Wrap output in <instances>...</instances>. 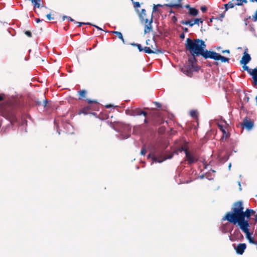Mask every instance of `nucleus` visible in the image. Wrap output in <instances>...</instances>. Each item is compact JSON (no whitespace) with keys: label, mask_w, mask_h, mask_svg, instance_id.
<instances>
[{"label":"nucleus","mask_w":257,"mask_h":257,"mask_svg":"<svg viewBox=\"0 0 257 257\" xmlns=\"http://www.w3.org/2000/svg\"><path fill=\"white\" fill-rule=\"evenodd\" d=\"M91 26H93V27H94L95 28H96L97 30H100V31H102V29L100 28L99 27L96 26V25H93L91 24V25H90Z\"/></svg>","instance_id":"37998d69"},{"label":"nucleus","mask_w":257,"mask_h":257,"mask_svg":"<svg viewBox=\"0 0 257 257\" xmlns=\"http://www.w3.org/2000/svg\"><path fill=\"white\" fill-rule=\"evenodd\" d=\"M222 232H224V233H226V232H227V231L225 230L224 229H223Z\"/></svg>","instance_id":"774afa93"},{"label":"nucleus","mask_w":257,"mask_h":257,"mask_svg":"<svg viewBox=\"0 0 257 257\" xmlns=\"http://www.w3.org/2000/svg\"><path fill=\"white\" fill-rule=\"evenodd\" d=\"M43 21V20H41V19H37L36 20V22H37V23H39V22H41V21Z\"/></svg>","instance_id":"864d4df0"},{"label":"nucleus","mask_w":257,"mask_h":257,"mask_svg":"<svg viewBox=\"0 0 257 257\" xmlns=\"http://www.w3.org/2000/svg\"><path fill=\"white\" fill-rule=\"evenodd\" d=\"M37 104L38 105H40V104H41V102L40 101H38L37 102Z\"/></svg>","instance_id":"69168bd1"},{"label":"nucleus","mask_w":257,"mask_h":257,"mask_svg":"<svg viewBox=\"0 0 257 257\" xmlns=\"http://www.w3.org/2000/svg\"><path fill=\"white\" fill-rule=\"evenodd\" d=\"M178 151L180 152L183 151L185 153V151H188L187 148H185L184 147H181L178 148Z\"/></svg>","instance_id":"7c9ffc66"},{"label":"nucleus","mask_w":257,"mask_h":257,"mask_svg":"<svg viewBox=\"0 0 257 257\" xmlns=\"http://www.w3.org/2000/svg\"><path fill=\"white\" fill-rule=\"evenodd\" d=\"M66 126L68 128H70V127H72V125L70 124H69V123L66 124Z\"/></svg>","instance_id":"603ef678"},{"label":"nucleus","mask_w":257,"mask_h":257,"mask_svg":"<svg viewBox=\"0 0 257 257\" xmlns=\"http://www.w3.org/2000/svg\"><path fill=\"white\" fill-rule=\"evenodd\" d=\"M146 149L145 147H143L142 148L141 151V155L142 156H145L146 153Z\"/></svg>","instance_id":"2f4dec72"},{"label":"nucleus","mask_w":257,"mask_h":257,"mask_svg":"<svg viewBox=\"0 0 257 257\" xmlns=\"http://www.w3.org/2000/svg\"><path fill=\"white\" fill-rule=\"evenodd\" d=\"M112 106H112V105H111V104L106 105L105 106V107H106V108H110V107H112Z\"/></svg>","instance_id":"4d7b16f0"},{"label":"nucleus","mask_w":257,"mask_h":257,"mask_svg":"<svg viewBox=\"0 0 257 257\" xmlns=\"http://www.w3.org/2000/svg\"><path fill=\"white\" fill-rule=\"evenodd\" d=\"M185 49L190 53L195 54L196 56H200L201 53L206 47L205 42L199 39L192 40L187 38L185 44Z\"/></svg>","instance_id":"f03ea898"},{"label":"nucleus","mask_w":257,"mask_h":257,"mask_svg":"<svg viewBox=\"0 0 257 257\" xmlns=\"http://www.w3.org/2000/svg\"><path fill=\"white\" fill-rule=\"evenodd\" d=\"M241 3H242V4L244 3H247V0H241Z\"/></svg>","instance_id":"0e129e2a"},{"label":"nucleus","mask_w":257,"mask_h":257,"mask_svg":"<svg viewBox=\"0 0 257 257\" xmlns=\"http://www.w3.org/2000/svg\"><path fill=\"white\" fill-rule=\"evenodd\" d=\"M154 104H155V105H156V106L158 108H160L161 107V103H160L159 102H154Z\"/></svg>","instance_id":"79ce46f5"},{"label":"nucleus","mask_w":257,"mask_h":257,"mask_svg":"<svg viewBox=\"0 0 257 257\" xmlns=\"http://www.w3.org/2000/svg\"><path fill=\"white\" fill-rule=\"evenodd\" d=\"M220 17L221 18H223L224 17V13H222L220 15Z\"/></svg>","instance_id":"13d9d810"},{"label":"nucleus","mask_w":257,"mask_h":257,"mask_svg":"<svg viewBox=\"0 0 257 257\" xmlns=\"http://www.w3.org/2000/svg\"><path fill=\"white\" fill-rule=\"evenodd\" d=\"M154 54L163 53V51L161 49H156L153 53Z\"/></svg>","instance_id":"f704fd0d"},{"label":"nucleus","mask_w":257,"mask_h":257,"mask_svg":"<svg viewBox=\"0 0 257 257\" xmlns=\"http://www.w3.org/2000/svg\"><path fill=\"white\" fill-rule=\"evenodd\" d=\"M239 228L245 233L246 238L248 240L250 243L256 244L257 242L255 241L253 237L251 236L253 232L249 231V227L250 225H238Z\"/></svg>","instance_id":"39448f33"},{"label":"nucleus","mask_w":257,"mask_h":257,"mask_svg":"<svg viewBox=\"0 0 257 257\" xmlns=\"http://www.w3.org/2000/svg\"><path fill=\"white\" fill-rule=\"evenodd\" d=\"M203 21L200 18H196L193 21L192 20L184 21L182 20L180 22V23L183 25H189L190 27H192L194 25L196 24L199 25V23L202 24Z\"/></svg>","instance_id":"1a4fd4ad"},{"label":"nucleus","mask_w":257,"mask_h":257,"mask_svg":"<svg viewBox=\"0 0 257 257\" xmlns=\"http://www.w3.org/2000/svg\"><path fill=\"white\" fill-rule=\"evenodd\" d=\"M185 157L189 165L192 164L198 161V158L189 151H185Z\"/></svg>","instance_id":"9d476101"},{"label":"nucleus","mask_w":257,"mask_h":257,"mask_svg":"<svg viewBox=\"0 0 257 257\" xmlns=\"http://www.w3.org/2000/svg\"><path fill=\"white\" fill-rule=\"evenodd\" d=\"M229 159V155H225L223 156L220 157V162L222 163H224L226 162Z\"/></svg>","instance_id":"b1692460"},{"label":"nucleus","mask_w":257,"mask_h":257,"mask_svg":"<svg viewBox=\"0 0 257 257\" xmlns=\"http://www.w3.org/2000/svg\"><path fill=\"white\" fill-rule=\"evenodd\" d=\"M190 54L192 56V57L189 58L188 61H189V63L190 64L191 67H193L194 65V64L197 62L196 57H199L200 56H196V55H195V54H192V53H190Z\"/></svg>","instance_id":"f3484780"},{"label":"nucleus","mask_w":257,"mask_h":257,"mask_svg":"<svg viewBox=\"0 0 257 257\" xmlns=\"http://www.w3.org/2000/svg\"><path fill=\"white\" fill-rule=\"evenodd\" d=\"M217 55V53L214 51H209L207 49H204L201 53L200 56L203 57L205 59H212L214 60H216V58Z\"/></svg>","instance_id":"6e6552de"},{"label":"nucleus","mask_w":257,"mask_h":257,"mask_svg":"<svg viewBox=\"0 0 257 257\" xmlns=\"http://www.w3.org/2000/svg\"><path fill=\"white\" fill-rule=\"evenodd\" d=\"M136 47H137L140 52H142L143 51L144 48H142V45L141 44H138L137 45H136Z\"/></svg>","instance_id":"72a5a7b5"},{"label":"nucleus","mask_w":257,"mask_h":257,"mask_svg":"<svg viewBox=\"0 0 257 257\" xmlns=\"http://www.w3.org/2000/svg\"><path fill=\"white\" fill-rule=\"evenodd\" d=\"M178 4H173L171 3L170 4H165L164 6L169 8H181L182 7V5L180 4L182 0H178Z\"/></svg>","instance_id":"dca6fc26"},{"label":"nucleus","mask_w":257,"mask_h":257,"mask_svg":"<svg viewBox=\"0 0 257 257\" xmlns=\"http://www.w3.org/2000/svg\"><path fill=\"white\" fill-rule=\"evenodd\" d=\"M161 7L162 6L160 4H158L157 5H154L153 8V12H157L158 11L157 7Z\"/></svg>","instance_id":"c756f323"},{"label":"nucleus","mask_w":257,"mask_h":257,"mask_svg":"<svg viewBox=\"0 0 257 257\" xmlns=\"http://www.w3.org/2000/svg\"><path fill=\"white\" fill-rule=\"evenodd\" d=\"M140 7V4L139 2H135L134 3V7L135 8H139Z\"/></svg>","instance_id":"a19ab883"},{"label":"nucleus","mask_w":257,"mask_h":257,"mask_svg":"<svg viewBox=\"0 0 257 257\" xmlns=\"http://www.w3.org/2000/svg\"><path fill=\"white\" fill-rule=\"evenodd\" d=\"M183 30L184 32H188V28H183Z\"/></svg>","instance_id":"5fc2aeb1"},{"label":"nucleus","mask_w":257,"mask_h":257,"mask_svg":"<svg viewBox=\"0 0 257 257\" xmlns=\"http://www.w3.org/2000/svg\"><path fill=\"white\" fill-rule=\"evenodd\" d=\"M46 17L49 20H51L53 19V18L51 17V14H47L46 15Z\"/></svg>","instance_id":"ea45409f"},{"label":"nucleus","mask_w":257,"mask_h":257,"mask_svg":"<svg viewBox=\"0 0 257 257\" xmlns=\"http://www.w3.org/2000/svg\"><path fill=\"white\" fill-rule=\"evenodd\" d=\"M78 93L82 97H84L86 95V92L85 90H81L78 91Z\"/></svg>","instance_id":"cd10ccee"},{"label":"nucleus","mask_w":257,"mask_h":257,"mask_svg":"<svg viewBox=\"0 0 257 257\" xmlns=\"http://www.w3.org/2000/svg\"><path fill=\"white\" fill-rule=\"evenodd\" d=\"M233 245L236 253L240 255L243 253L246 248V245L244 243H239L237 246H235V244H233Z\"/></svg>","instance_id":"9b49d317"},{"label":"nucleus","mask_w":257,"mask_h":257,"mask_svg":"<svg viewBox=\"0 0 257 257\" xmlns=\"http://www.w3.org/2000/svg\"><path fill=\"white\" fill-rule=\"evenodd\" d=\"M249 100V97L248 96H245L243 99L244 101L245 102H248Z\"/></svg>","instance_id":"a18cd8bd"},{"label":"nucleus","mask_w":257,"mask_h":257,"mask_svg":"<svg viewBox=\"0 0 257 257\" xmlns=\"http://www.w3.org/2000/svg\"><path fill=\"white\" fill-rule=\"evenodd\" d=\"M125 113L127 115L133 116L143 115L145 117H146L148 115V113L147 112L138 108L127 109L125 110Z\"/></svg>","instance_id":"423d86ee"},{"label":"nucleus","mask_w":257,"mask_h":257,"mask_svg":"<svg viewBox=\"0 0 257 257\" xmlns=\"http://www.w3.org/2000/svg\"><path fill=\"white\" fill-rule=\"evenodd\" d=\"M238 186H239V189L240 191H241L242 190L241 188V184H240V182L239 181L238 182Z\"/></svg>","instance_id":"6e6d98bb"},{"label":"nucleus","mask_w":257,"mask_h":257,"mask_svg":"<svg viewBox=\"0 0 257 257\" xmlns=\"http://www.w3.org/2000/svg\"><path fill=\"white\" fill-rule=\"evenodd\" d=\"M200 9L203 13H204L206 11L207 8L205 6H202Z\"/></svg>","instance_id":"58836bf2"},{"label":"nucleus","mask_w":257,"mask_h":257,"mask_svg":"<svg viewBox=\"0 0 257 257\" xmlns=\"http://www.w3.org/2000/svg\"><path fill=\"white\" fill-rule=\"evenodd\" d=\"M199 177L200 179H202L204 178V175H201Z\"/></svg>","instance_id":"680f3d73"},{"label":"nucleus","mask_w":257,"mask_h":257,"mask_svg":"<svg viewBox=\"0 0 257 257\" xmlns=\"http://www.w3.org/2000/svg\"><path fill=\"white\" fill-rule=\"evenodd\" d=\"M25 34L28 36L29 37H31L32 36V34H31V32L29 31H27L25 32Z\"/></svg>","instance_id":"e433bc0d"},{"label":"nucleus","mask_w":257,"mask_h":257,"mask_svg":"<svg viewBox=\"0 0 257 257\" xmlns=\"http://www.w3.org/2000/svg\"><path fill=\"white\" fill-rule=\"evenodd\" d=\"M185 74H186L187 75L189 76V74L190 73V72L188 70H186V71H183Z\"/></svg>","instance_id":"de8ad7c7"},{"label":"nucleus","mask_w":257,"mask_h":257,"mask_svg":"<svg viewBox=\"0 0 257 257\" xmlns=\"http://www.w3.org/2000/svg\"><path fill=\"white\" fill-rule=\"evenodd\" d=\"M235 6H242V3H241V0H236V2H235Z\"/></svg>","instance_id":"c9c22d12"},{"label":"nucleus","mask_w":257,"mask_h":257,"mask_svg":"<svg viewBox=\"0 0 257 257\" xmlns=\"http://www.w3.org/2000/svg\"><path fill=\"white\" fill-rule=\"evenodd\" d=\"M111 33L116 35V36L122 41L123 44H125L124 40L123 39L122 34L120 32L118 31H111Z\"/></svg>","instance_id":"5701e85b"},{"label":"nucleus","mask_w":257,"mask_h":257,"mask_svg":"<svg viewBox=\"0 0 257 257\" xmlns=\"http://www.w3.org/2000/svg\"><path fill=\"white\" fill-rule=\"evenodd\" d=\"M180 38L181 39H184V38H185V35H184V34L183 33H182V34H181V35H180Z\"/></svg>","instance_id":"09e8293b"},{"label":"nucleus","mask_w":257,"mask_h":257,"mask_svg":"<svg viewBox=\"0 0 257 257\" xmlns=\"http://www.w3.org/2000/svg\"><path fill=\"white\" fill-rule=\"evenodd\" d=\"M220 60L221 62H228L229 59L217 53L215 61Z\"/></svg>","instance_id":"a211bd4d"},{"label":"nucleus","mask_w":257,"mask_h":257,"mask_svg":"<svg viewBox=\"0 0 257 257\" xmlns=\"http://www.w3.org/2000/svg\"><path fill=\"white\" fill-rule=\"evenodd\" d=\"M69 21H71V22H74V20L72 18H71L70 17H68V19H67Z\"/></svg>","instance_id":"3c124183"},{"label":"nucleus","mask_w":257,"mask_h":257,"mask_svg":"<svg viewBox=\"0 0 257 257\" xmlns=\"http://www.w3.org/2000/svg\"><path fill=\"white\" fill-rule=\"evenodd\" d=\"M68 16H64L63 17V20L64 21L66 19H68Z\"/></svg>","instance_id":"bf43d9fd"},{"label":"nucleus","mask_w":257,"mask_h":257,"mask_svg":"<svg viewBox=\"0 0 257 257\" xmlns=\"http://www.w3.org/2000/svg\"><path fill=\"white\" fill-rule=\"evenodd\" d=\"M254 213L255 211L251 209H246L244 211L242 202L238 201L233 204L231 211L227 212L222 220H227L234 225H250L248 220Z\"/></svg>","instance_id":"f257e3e1"},{"label":"nucleus","mask_w":257,"mask_h":257,"mask_svg":"<svg viewBox=\"0 0 257 257\" xmlns=\"http://www.w3.org/2000/svg\"><path fill=\"white\" fill-rule=\"evenodd\" d=\"M144 22L146 23L144 29L145 34L150 32L152 30V23L153 22V14H152L151 19L149 21L148 19H146Z\"/></svg>","instance_id":"f8f14e48"},{"label":"nucleus","mask_w":257,"mask_h":257,"mask_svg":"<svg viewBox=\"0 0 257 257\" xmlns=\"http://www.w3.org/2000/svg\"><path fill=\"white\" fill-rule=\"evenodd\" d=\"M189 14L191 16H196L198 14V10L194 8H190L189 10Z\"/></svg>","instance_id":"aec40b11"},{"label":"nucleus","mask_w":257,"mask_h":257,"mask_svg":"<svg viewBox=\"0 0 257 257\" xmlns=\"http://www.w3.org/2000/svg\"><path fill=\"white\" fill-rule=\"evenodd\" d=\"M110 126L118 133L117 137L120 140L128 138L131 136V127L128 124L121 122H110Z\"/></svg>","instance_id":"7ed1b4c3"},{"label":"nucleus","mask_w":257,"mask_h":257,"mask_svg":"<svg viewBox=\"0 0 257 257\" xmlns=\"http://www.w3.org/2000/svg\"><path fill=\"white\" fill-rule=\"evenodd\" d=\"M174 155V153H171L168 156L165 157L164 155V151L161 150L159 148H154L148 155V158L153 160L152 164L154 163H162L167 159H171Z\"/></svg>","instance_id":"20e7f679"},{"label":"nucleus","mask_w":257,"mask_h":257,"mask_svg":"<svg viewBox=\"0 0 257 257\" xmlns=\"http://www.w3.org/2000/svg\"><path fill=\"white\" fill-rule=\"evenodd\" d=\"M241 125L243 127L245 128L247 130H250L253 126V122L250 120L247 119V117H245L241 123Z\"/></svg>","instance_id":"ddd939ff"},{"label":"nucleus","mask_w":257,"mask_h":257,"mask_svg":"<svg viewBox=\"0 0 257 257\" xmlns=\"http://www.w3.org/2000/svg\"><path fill=\"white\" fill-rule=\"evenodd\" d=\"M76 23L78 24V27H80L83 25H91V23H84V22H76Z\"/></svg>","instance_id":"473e14b6"},{"label":"nucleus","mask_w":257,"mask_h":257,"mask_svg":"<svg viewBox=\"0 0 257 257\" xmlns=\"http://www.w3.org/2000/svg\"><path fill=\"white\" fill-rule=\"evenodd\" d=\"M143 51H144L145 53L148 54H152L154 52V50H152L150 47H145L143 49Z\"/></svg>","instance_id":"a878e982"},{"label":"nucleus","mask_w":257,"mask_h":257,"mask_svg":"<svg viewBox=\"0 0 257 257\" xmlns=\"http://www.w3.org/2000/svg\"><path fill=\"white\" fill-rule=\"evenodd\" d=\"M190 115L193 118H196L197 116V112L195 110H192L190 112Z\"/></svg>","instance_id":"bb28decb"},{"label":"nucleus","mask_w":257,"mask_h":257,"mask_svg":"<svg viewBox=\"0 0 257 257\" xmlns=\"http://www.w3.org/2000/svg\"><path fill=\"white\" fill-rule=\"evenodd\" d=\"M235 6V5L234 1L229 2L227 4H225L224 5V7L225 9V12L227 11L229 9L233 8Z\"/></svg>","instance_id":"6ab92c4d"},{"label":"nucleus","mask_w":257,"mask_h":257,"mask_svg":"<svg viewBox=\"0 0 257 257\" xmlns=\"http://www.w3.org/2000/svg\"><path fill=\"white\" fill-rule=\"evenodd\" d=\"M252 19L254 22H257V11H256L254 16H253Z\"/></svg>","instance_id":"4c0bfd02"},{"label":"nucleus","mask_w":257,"mask_h":257,"mask_svg":"<svg viewBox=\"0 0 257 257\" xmlns=\"http://www.w3.org/2000/svg\"><path fill=\"white\" fill-rule=\"evenodd\" d=\"M230 236H229V239L232 241H242L243 239V236L238 229H235L233 232H230Z\"/></svg>","instance_id":"0eeeda50"},{"label":"nucleus","mask_w":257,"mask_h":257,"mask_svg":"<svg viewBox=\"0 0 257 257\" xmlns=\"http://www.w3.org/2000/svg\"><path fill=\"white\" fill-rule=\"evenodd\" d=\"M144 123H148L149 122V121H148V119H146V118H145V119H144Z\"/></svg>","instance_id":"052dcab7"},{"label":"nucleus","mask_w":257,"mask_h":257,"mask_svg":"<svg viewBox=\"0 0 257 257\" xmlns=\"http://www.w3.org/2000/svg\"><path fill=\"white\" fill-rule=\"evenodd\" d=\"M7 118L10 120V122L12 123L14 121L16 120V116L14 113H12L11 115L7 116Z\"/></svg>","instance_id":"393cba45"},{"label":"nucleus","mask_w":257,"mask_h":257,"mask_svg":"<svg viewBox=\"0 0 257 257\" xmlns=\"http://www.w3.org/2000/svg\"><path fill=\"white\" fill-rule=\"evenodd\" d=\"M87 101L88 104H91L92 103H94L95 104H97V102L95 100H91L89 99H87Z\"/></svg>","instance_id":"c85d7f7f"},{"label":"nucleus","mask_w":257,"mask_h":257,"mask_svg":"<svg viewBox=\"0 0 257 257\" xmlns=\"http://www.w3.org/2000/svg\"><path fill=\"white\" fill-rule=\"evenodd\" d=\"M137 44H138L137 43H131V45L134 46H136V45H137Z\"/></svg>","instance_id":"338daca9"},{"label":"nucleus","mask_w":257,"mask_h":257,"mask_svg":"<svg viewBox=\"0 0 257 257\" xmlns=\"http://www.w3.org/2000/svg\"><path fill=\"white\" fill-rule=\"evenodd\" d=\"M223 53H230V51L229 50H223L222 51V52Z\"/></svg>","instance_id":"8fccbe9b"},{"label":"nucleus","mask_w":257,"mask_h":257,"mask_svg":"<svg viewBox=\"0 0 257 257\" xmlns=\"http://www.w3.org/2000/svg\"><path fill=\"white\" fill-rule=\"evenodd\" d=\"M90 109V106H88L82 108L79 112V114H84L85 115L88 114L89 113L88 110Z\"/></svg>","instance_id":"412c9836"},{"label":"nucleus","mask_w":257,"mask_h":257,"mask_svg":"<svg viewBox=\"0 0 257 257\" xmlns=\"http://www.w3.org/2000/svg\"><path fill=\"white\" fill-rule=\"evenodd\" d=\"M218 127L220 131L222 133V136L221 137V140H226L229 138L230 135L228 133L226 132L225 128L224 127L223 125L222 124H218Z\"/></svg>","instance_id":"2eb2a0df"},{"label":"nucleus","mask_w":257,"mask_h":257,"mask_svg":"<svg viewBox=\"0 0 257 257\" xmlns=\"http://www.w3.org/2000/svg\"><path fill=\"white\" fill-rule=\"evenodd\" d=\"M250 60L251 57L250 55L245 51L240 62L241 64H247Z\"/></svg>","instance_id":"4468645a"},{"label":"nucleus","mask_w":257,"mask_h":257,"mask_svg":"<svg viewBox=\"0 0 257 257\" xmlns=\"http://www.w3.org/2000/svg\"><path fill=\"white\" fill-rule=\"evenodd\" d=\"M146 16V10L145 9H142L141 11V13L140 14V18L142 23H143L144 21L145 20V19H146L145 18Z\"/></svg>","instance_id":"4be33fe9"},{"label":"nucleus","mask_w":257,"mask_h":257,"mask_svg":"<svg viewBox=\"0 0 257 257\" xmlns=\"http://www.w3.org/2000/svg\"><path fill=\"white\" fill-rule=\"evenodd\" d=\"M48 103V100L47 99H45L43 101V105L44 107H46L47 106V104Z\"/></svg>","instance_id":"c03bdc74"},{"label":"nucleus","mask_w":257,"mask_h":257,"mask_svg":"<svg viewBox=\"0 0 257 257\" xmlns=\"http://www.w3.org/2000/svg\"><path fill=\"white\" fill-rule=\"evenodd\" d=\"M231 167V163H230L228 165V169L230 170Z\"/></svg>","instance_id":"e2e57ef3"},{"label":"nucleus","mask_w":257,"mask_h":257,"mask_svg":"<svg viewBox=\"0 0 257 257\" xmlns=\"http://www.w3.org/2000/svg\"><path fill=\"white\" fill-rule=\"evenodd\" d=\"M172 21L174 23H176L177 21V19L176 17L173 16L172 17Z\"/></svg>","instance_id":"49530a36"}]
</instances>
